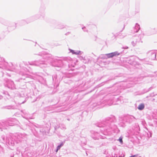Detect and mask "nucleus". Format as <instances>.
<instances>
[{"instance_id": "nucleus-1", "label": "nucleus", "mask_w": 157, "mask_h": 157, "mask_svg": "<svg viewBox=\"0 0 157 157\" xmlns=\"http://www.w3.org/2000/svg\"><path fill=\"white\" fill-rule=\"evenodd\" d=\"M113 121V118L110 117H108L105 121H103L101 122L100 123L98 126L99 127H104L105 128L103 130H101L103 131V130H107L108 129V128L110 127V122H112Z\"/></svg>"}, {"instance_id": "nucleus-2", "label": "nucleus", "mask_w": 157, "mask_h": 157, "mask_svg": "<svg viewBox=\"0 0 157 157\" xmlns=\"http://www.w3.org/2000/svg\"><path fill=\"white\" fill-rule=\"evenodd\" d=\"M14 120L13 119H12L5 122H2V124H1L2 127L1 128L7 129L8 126H12L14 124L13 123H11L10 122L13 121Z\"/></svg>"}, {"instance_id": "nucleus-3", "label": "nucleus", "mask_w": 157, "mask_h": 157, "mask_svg": "<svg viewBox=\"0 0 157 157\" xmlns=\"http://www.w3.org/2000/svg\"><path fill=\"white\" fill-rule=\"evenodd\" d=\"M91 136L94 140H98L100 138H102V136L97 132L92 130L91 131Z\"/></svg>"}, {"instance_id": "nucleus-4", "label": "nucleus", "mask_w": 157, "mask_h": 157, "mask_svg": "<svg viewBox=\"0 0 157 157\" xmlns=\"http://www.w3.org/2000/svg\"><path fill=\"white\" fill-rule=\"evenodd\" d=\"M6 82V85L9 88L12 90L16 89L13 82L10 79H7Z\"/></svg>"}, {"instance_id": "nucleus-5", "label": "nucleus", "mask_w": 157, "mask_h": 157, "mask_svg": "<svg viewBox=\"0 0 157 157\" xmlns=\"http://www.w3.org/2000/svg\"><path fill=\"white\" fill-rule=\"evenodd\" d=\"M120 54L117 52H113L107 54L106 55L107 57L108 58H112L114 56H116L119 55Z\"/></svg>"}, {"instance_id": "nucleus-6", "label": "nucleus", "mask_w": 157, "mask_h": 157, "mask_svg": "<svg viewBox=\"0 0 157 157\" xmlns=\"http://www.w3.org/2000/svg\"><path fill=\"white\" fill-rule=\"evenodd\" d=\"M26 137V135L25 134L21 133L19 134L17 137L18 140L19 141L22 140L21 139H25Z\"/></svg>"}, {"instance_id": "nucleus-7", "label": "nucleus", "mask_w": 157, "mask_h": 157, "mask_svg": "<svg viewBox=\"0 0 157 157\" xmlns=\"http://www.w3.org/2000/svg\"><path fill=\"white\" fill-rule=\"evenodd\" d=\"M128 122L129 123H131L133 121H134L136 119L133 116H128Z\"/></svg>"}, {"instance_id": "nucleus-8", "label": "nucleus", "mask_w": 157, "mask_h": 157, "mask_svg": "<svg viewBox=\"0 0 157 157\" xmlns=\"http://www.w3.org/2000/svg\"><path fill=\"white\" fill-rule=\"evenodd\" d=\"M145 107L144 103H142L140 104L138 107V109L140 110H143Z\"/></svg>"}, {"instance_id": "nucleus-9", "label": "nucleus", "mask_w": 157, "mask_h": 157, "mask_svg": "<svg viewBox=\"0 0 157 157\" xmlns=\"http://www.w3.org/2000/svg\"><path fill=\"white\" fill-rule=\"evenodd\" d=\"M4 94L5 95V97L7 99H9L10 98V96L7 92H4Z\"/></svg>"}, {"instance_id": "nucleus-10", "label": "nucleus", "mask_w": 157, "mask_h": 157, "mask_svg": "<svg viewBox=\"0 0 157 157\" xmlns=\"http://www.w3.org/2000/svg\"><path fill=\"white\" fill-rule=\"evenodd\" d=\"M63 145L64 143L63 142H62L59 145L57 146V147L58 148V149H60V148L63 146Z\"/></svg>"}, {"instance_id": "nucleus-11", "label": "nucleus", "mask_w": 157, "mask_h": 157, "mask_svg": "<svg viewBox=\"0 0 157 157\" xmlns=\"http://www.w3.org/2000/svg\"><path fill=\"white\" fill-rule=\"evenodd\" d=\"M8 143H9V144H10V143L11 145H13V146L14 145V142L13 141H11L10 142V141L9 140Z\"/></svg>"}, {"instance_id": "nucleus-12", "label": "nucleus", "mask_w": 157, "mask_h": 157, "mask_svg": "<svg viewBox=\"0 0 157 157\" xmlns=\"http://www.w3.org/2000/svg\"><path fill=\"white\" fill-rule=\"evenodd\" d=\"M120 143L122 144L123 143L122 138L121 137H120L118 140Z\"/></svg>"}, {"instance_id": "nucleus-13", "label": "nucleus", "mask_w": 157, "mask_h": 157, "mask_svg": "<svg viewBox=\"0 0 157 157\" xmlns=\"http://www.w3.org/2000/svg\"><path fill=\"white\" fill-rule=\"evenodd\" d=\"M8 109H14V107H13V106H10L8 107Z\"/></svg>"}, {"instance_id": "nucleus-14", "label": "nucleus", "mask_w": 157, "mask_h": 157, "mask_svg": "<svg viewBox=\"0 0 157 157\" xmlns=\"http://www.w3.org/2000/svg\"><path fill=\"white\" fill-rule=\"evenodd\" d=\"M137 155H132L130 156L129 157H137Z\"/></svg>"}, {"instance_id": "nucleus-15", "label": "nucleus", "mask_w": 157, "mask_h": 157, "mask_svg": "<svg viewBox=\"0 0 157 157\" xmlns=\"http://www.w3.org/2000/svg\"><path fill=\"white\" fill-rule=\"evenodd\" d=\"M71 52L73 54H76V53L75 52L74 50H71Z\"/></svg>"}, {"instance_id": "nucleus-16", "label": "nucleus", "mask_w": 157, "mask_h": 157, "mask_svg": "<svg viewBox=\"0 0 157 157\" xmlns=\"http://www.w3.org/2000/svg\"><path fill=\"white\" fill-rule=\"evenodd\" d=\"M59 83L58 82L56 84H54L55 86H58L59 85Z\"/></svg>"}, {"instance_id": "nucleus-17", "label": "nucleus", "mask_w": 157, "mask_h": 157, "mask_svg": "<svg viewBox=\"0 0 157 157\" xmlns=\"http://www.w3.org/2000/svg\"><path fill=\"white\" fill-rule=\"evenodd\" d=\"M112 156L113 157H117V155H114V156H113V155H112Z\"/></svg>"}, {"instance_id": "nucleus-18", "label": "nucleus", "mask_w": 157, "mask_h": 157, "mask_svg": "<svg viewBox=\"0 0 157 157\" xmlns=\"http://www.w3.org/2000/svg\"><path fill=\"white\" fill-rule=\"evenodd\" d=\"M59 150V149H58V148H57L56 149V152H57Z\"/></svg>"}, {"instance_id": "nucleus-19", "label": "nucleus", "mask_w": 157, "mask_h": 157, "mask_svg": "<svg viewBox=\"0 0 157 157\" xmlns=\"http://www.w3.org/2000/svg\"><path fill=\"white\" fill-rule=\"evenodd\" d=\"M2 96H0V99H2Z\"/></svg>"}, {"instance_id": "nucleus-20", "label": "nucleus", "mask_w": 157, "mask_h": 157, "mask_svg": "<svg viewBox=\"0 0 157 157\" xmlns=\"http://www.w3.org/2000/svg\"><path fill=\"white\" fill-rule=\"evenodd\" d=\"M62 128H64V129H66V128H65V126H63Z\"/></svg>"}, {"instance_id": "nucleus-21", "label": "nucleus", "mask_w": 157, "mask_h": 157, "mask_svg": "<svg viewBox=\"0 0 157 157\" xmlns=\"http://www.w3.org/2000/svg\"><path fill=\"white\" fill-rule=\"evenodd\" d=\"M112 103H111V104H108V105H112Z\"/></svg>"}, {"instance_id": "nucleus-22", "label": "nucleus", "mask_w": 157, "mask_h": 157, "mask_svg": "<svg viewBox=\"0 0 157 157\" xmlns=\"http://www.w3.org/2000/svg\"><path fill=\"white\" fill-rule=\"evenodd\" d=\"M14 155L11 156V157H13Z\"/></svg>"}, {"instance_id": "nucleus-23", "label": "nucleus", "mask_w": 157, "mask_h": 157, "mask_svg": "<svg viewBox=\"0 0 157 157\" xmlns=\"http://www.w3.org/2000/svg\"><path fill=\"white\" fill-rule=\"evenodd\" d=\"M56 79H55V81H56Z\"/></svg>"}, {"instance_id": "nucleus-24", "label": "nucleus", "mask_w": 157, "mask_h": 157, "mask_svg": "<svg viewBox=\"0 0 157 157\" xmlns=\"http://www.w3.org/2000/svg\"><path fill=\"white\" fill-rule=\"evenodd\" d=\"M24 103V102H23L22 103Z\"/></svg>"}, {"instance_id": "nucleus-25", "label": "nucleus", "mask_w": 157, "mask_h": 157, "mask_svg": "<svg viewBox=\"0 0 157 157\" xmlns=\"http://www.w3.org/2000/svg\"><path fill=\"white\" fill-rule=\"evenodd\" d=\"M117 104H114V105Z\"/></svg>"}, {"instance_id": "nucleus-26", "label": "nucleus", "mask_w": 157, "mask_h": 157, "mask_svg": "<svg viewBox=\"0 0 157 157\" xmlns=\"http://www.w3.org/2000/svg\"><path fill=\"white\" fill-rule=\"evenodd\" d=\"M103 134H104V135H105V134H105V133H103Z\"/></svg>"}, {"instance_id": "nucleus-27", "label": "nucleus", "mask_w": 157, "mask_h": 157, "mask_svg": "<svg viewBox=\"0 0 157 157\" xmlns=\"http://www.w3.org/2000/svg\"><path fill=\"white\" fill-rule=\"evenodd\" d=\"M3 140H4V138H3Z\"/></svg>"}, {"instance_id": "nucleus-28", "label": "nucleus", "mask_w": 157, "mask_h": 157, "mask_svg": "<svg viewBox=\"0 0 157 157\" xmlns=\"http://www.w3.org/2000/svg\"><path fill=\"white\" fill-rule=\"evenodd\" d=\"M53 81H54V79H53Z\"/></svg>"}]
</instances>
